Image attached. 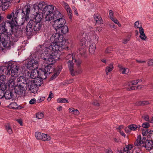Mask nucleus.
<instances>
[{
  "label": "nucleus",
  "mask_w": 153,
  "mask_h": 153,
  "mask_svg": "<svg viewBox=\"0 0 153 153\" xmlns=\"http://www.w3.org/2000/svg\"><path fill=\"white\" fill-rule=\"evenodd\" d=\"M145 139V138L144 137L143 140H142L141 136H138L137 137L136 141L134 142V144L135 146H141L142 145H143Z\"/></svg>",
  "instance_id": "4be33fe9"
},
{
  "label": "nucleus",
  "mask_w": 153,
  "mask_h": 153,
  "mask_svg": "<svg viewBox=\"0 0 153 153\" xmlns=\"http://www.w3.org/2000/svg\"><path fill=\"white\" fill-rule=\"evenodd\" d=\"M35 136L38 140L44 141L50 140L51 139V137L47 134L38 132L35 133Z\"/></svg>",
  "instance_id": "ddd939ff"
},
{
  "label": "nucleus",
  "mask_w": 153,
  "mask_h": 153,
  "mask_svg": "<svg viewBox=\"0 0 153 153\" xmlns=\"http://www.w3.org/2000/svg\"><path fill=\"white\" fill-rule=\"evenodd\" d=\"M7 2H5V1H3V3H2V5L1 6L3 10H5L8 8L9 7V4L7 3Z\"/></svg>",
  "instance_id": "a19ab883"
},
{
  "label": "nucleus",
  "mask_w": 153,
  "mask_h": 153,
  "mask_svg": "<svg viewBox=\"0 0 153 153\" xmlns=\"http://www.w3.org/2000/svg\"><path fill=\"white\" fill-rule=\"evenodd\" d=\"M142 147L145 148L148 151H150L153 149V141L152 140H144V142Z\"/></svg>",
  "instance_id": "4468645a"
},
{
  "label": "nucleus",
  "mask_w": 153,
  "mask_h": 153,
  "mask_svg": "<svg viewBox=\"0 0 153 153\" xmlns=\"http://www.w3.org/2000/svg\"><path fill=\"white\" fill-rule=\"evenodd\" d=\"M22 17L25 21H27L29 19V15L30 11V6H26L23 10H22Z\"/></svg>",
  "instance_id": "f8f14e48"
},
{
  "label": "nucleus",
  "mask_w": 153,
  "mask_h": 153,
  "mask_svg": "<svg viewBox=\"0 0 153 153\" xmlns=\"http://www.w3.org/2000/svg\"><path fill=\"white\" fill-rule=\"evenodd\" d=\"M44 117V115L43 112H39L37 113L36 117L39 119L42 118Z\"/></svg>",
  "instance_id": "37998d69"
},
{
  "label": "nucleus",
  "mask_w": 153,
  "mask_h": 153,
  "mask_svg": "<svg viewBox=\"0 0 153 153\" xmlns=\"http://www.w3.org/2000/svg\"><path fill=\"white\" fill-rule=\"evenodd\" d=\"M7 66H0V75L4 73L7 75H10V71Z\"/></svg>",
  "instance_id": "412c9836"
},
{
  "label": "nucleus",
  "mask_w": 153,
  "mask_h": 153,
  "mask_svg": "<svg viewBox=\"0 0 153 153\" xmlns=\"http://www.w3.org/2000/svg\"><path fill=\"white\" fill-rule=\"evenodd\" d=\"M44 100V97H39L37 100V102H40L43 101Z\"/></svg>",
  "instance_id": "0e129e2a"
},
{
  "label": "nucleus",
  "mask_w": 153,
  "mask_h": 153,
  "mask_svg": "<svg viewBox=\"0 0 153 153\" xmlns=\"http://www.w3.org/2000/svg\"><path fill=\"white\" fill-rule=\"evenodd\" d=\"M150 126V125L148 123L146 122L143 124L142 127L147 129Z\"/></svg>",
  "instance_id": "09e8293b"
},
{
  "label": "nucleus",
  "mask_w": 153,
  "mask_h": 153,
  "mask_svg": "<svg viewBox=\"0 0 153 153\" xmlns=\"http://www.w3.org/2000/svg\"><path fill=\"white\" fill-rule=\"evenodd\" d=\"M16 79V78H14L12 77V76H11L10 78V79L7 82L8 86L10 87L14 88L15 86H16L15 85V80Z\"/></svg>",
  "instance_id": "bb28decb"
},
{
  "label": "nucleus",
  "mask_w": 153,
  "mask_h": 153,
  "mask_svg": "<svg viewBox=\"0 0 153 153\" xmlns=\"http://www.w3.org/2000/svg\"><path fill=\"white\" fill-rule=\"evenodd\" d=\"M13 96V93L9 90H7L4 93V97L7 100L11 99Z\"/></svg>",
  "instance_id": "cd10ccee"
},
{
  "label": "nucleus",
  "mask_w": 153,
  "mask_h": 153,
  "mask_svg": "<svg viewBox=\"0 0 153 153\" xmlns=\"http://www.w3.org/2000/svg\"><path fill=\"white\" fill-rule=\"evenodd\" d=\"M94 19L97 23L102 24L103 23V21L102 18L100 16H95L94 17Z\"/></svg>",
  "instance_id": "72a5a7b5"
},
{
  "label": "nucleus",
  "mask_w": 153,
  "mask_h": 153,
  "mask_svg": "<svg viewBox=\"0 0 153 153\" xmlns=\"http://www.w3.org/2000/svg\"><path fill=\"white\" fill-rule=\"evenodd\" d=\"M148 64L149 66H153V59H150L149 60L148 63Z\"/></svg>",
  "instance_id": "680f3d73"
},
{
  "label": "nucleus",
  "mask_w": 153,
  "mask_h": 153,
  "mask_svg": "<svg viewBox=\"0 0 153 153\" xmlns=\"http://www.w3.org/2000/svg\"><path fill=\"white\" fill-rule=\"evenodd\" d=\"M113 68V64L112 63H111L109 66L107 67L105 69L107 74H108V72H110L112 70Z\"/></svg>",
  "instance_id": "c9c22d12"
},
{
  "label": "nucleus",
  "mask_w": 153,
  "mask_h": 153,
  "mask_svg": "<svg viewBox=\"0 0 153 153\" xmlns=\"http://www.w3.org/2000/svg\"><path fill=\"white\" fill-rule=\"evenodd\" d=\"M61 71V66L58 67L56 70V71L55 73H54L52 76L51 79H53L55 78L59 75Z\"/></svg>",
  "instance_id": "473e14b6"
},
{
  "label": "nucleus",
  "mask_w": 153,
  "mask_h": 153,
  "mask_svg": "<svg viewBox=\"0 0 153 153\" xmlns=\"http://www.w3.org/2000/svg\"><path fill=\"white\" fill-rule=\"evenodd\" d=\"M119 67L120 68V72L122 73L123 74H128L129 72L130 71L129 69L127 68H123L121 65H119Z\"/></svg>",
  "instance_id": "c756f323"
},
{
  "label": "nucleus",
  "mask_w": 153,
  "mask_h": 153,
  "mask_svg": "<svg viewBox=\"0 0 153 153\" xmlns=\"http://www.w3.org/2000/svg\"><path fill=\"white\" fill-rule=\"evenodd\" d=\"M128 128L130 129L131 130H135L137 128V126L134 124H132L128 126Z\"/></svg>",
  "instance_id": "c03bdc74"
},
{
  "label": "nucleus",
  "mask_w": 153,
  "mask_h": 153,
  "mask_svg": "<svg viewBox=\"0 0 153 153\" xmlns=\"http://www.w3.org/2000/svg\"><path fill=\"white\" fill-rule=\"evenodd\" d=\"M6 76L3 74L0 75V81H2L1 83L4 82L5 81Z\"/></svg>",
  "instance_id": "de8ad7c7"
},
{
  "label": "nucleus",
  "mask_w": 153,
  "mask_h": 153,
  "mask_svg": "<svg viewBox=\"0 0 153 153\" xmlns=\"http://www.w3.org/2000/svg\"><path fill=\"white\" fill-rule=\"evenodd\" d=\"M48 47H45L43 45H39L36 47V52L38 55L40 56L41 58L43 59L44 62L46 64H48V63L46 62V60L42 58V54L44 55H45L46 49L48 48Z\"/></svg>",
  "instance_id": "1a4fd4ad"
},
{
  "label": "nucleus",
  "mask_w": 153,
  "mask_h": 153,
  "mask_svg": "<svg viewBox=\"0 0 153 153\" xmlns=\"http://www.w3.org/2000/svg\"><path fill=\"white\" fill-rule=\"evenodd\" d=\"M38 78L42 79H45L47 77V73L43 68H40L38 70Z\"/></svg>",
  "instance_id": "6ab92c4d"
},
{
  "label": "nucleus",
  "mask_w": 153,
  "mask_h": 153,
  "mask_svg": "<svg viewBox=\"0 0 153 153\" xmlns=\"http://www.w3.org/2000/svg\"><path fill=\"white\" fill-rule=\"evenodd\" d=\"M135 89V86H132L130 88H127V91L132 90Z\"/></svg>",
  "instance_id": "774afa93"
},
{
  "label": "nucleus",
  "mask_w": 153,
  "mask_h": 153,
  "mask_svg": "<svg viewBox=\"0 0 153 153\" xmlns=\"http://www.w3.org/2000/svg\"><path fill=\"white\" fill-rule=\"evenodd\" d=\"M143 79H138L136 80H134L131 81L130 82L131 83V85H136L139 82H142L143 81Z\"/></svg>",
  "instance_id": "e433bc0d"
},
{
  "label": "nucleus",
  "mask_w": 153,
  "mask_h": 153,
  "mask_svg": "<svg viewBox=\"0 0 153 153\" xmlns=\"http://www.w3.org/2000/svg\"><path fill=\"white\" fill-rule=\"evenodd\" d=\"M7 68H9L10 74L12 77L16 78L19 75V66L14 65L11 63H9L7 65Z\"/></svg>",
  "instance_id": "39448f33"
},
{
  "label": "nucleus",
  "mask_w": 153,
  "mask_h": 153,
  "mask_svg": "<svg viewBox=\"0 0 153 153\" xmlns=\"http://www.w3.org/2000/svg\"><path fill=\"white\" fill-rule=\"evenodd\" d=\"M149 131L147 129H143L142 130V134L143 136H146Z\"/></svg>",
  "instance_id": "49530a36"
},
{
  "label": "nucleus",
  "mask_w": 153,
  "mask_h": 153,
  "mask_svg": "<svg viewBox=\"0 0 153 153\" xmlns=\"http://www.w3.org/2000/svg\"><path fill=\"white\" fill-rule=\"evenodd\" d=\"M36 102V100L35 98H33L31 99L29 101V103L32 105Z\"/></svg>",
  "instance_id": "5fc2aeb1"
},
{
  "label": "nucleus",
  "mask_w": 153,
  "mask_h": 153,
  "mask_svg": "<svg viewBox=\"0 0 153 153\" xmlns=\"http://www.w3.org/2000/svg\"><path fill=\"white\" fill-rule=\"evenodd\" d=\"M43 15L42 13H36V14L34 15V19H35V22L40 23V22L42 19Z\"/></svg>",
  "instance_id": "aec40b11"
},
{
  "label": "nucleus",
  "mask_w": 153,
  "mask_h": 153,
  "mask_svg": "<svg viewBox=\"0 0 153 153\" xmlns=\"http://www.w3.org/2000/svg\"><path fill=\"white\" fill-rule=\"evenodd\" d=\"M55 9L54 7L52 5H48L45 6L42 10L43 13L46 15L45 19L46 21L47 20L50 19V16Z\"/></svg>",
  "instance_id": "423d86ee"
},
{
  "label": "nucleus",
  "mask_w": 153,
  "mask_h": 153,
  "mask_svg": "<svg viewBox=\"0 0 153 153\" xmlns=\"http://www.w3.org/2000/svg\"><path fill=\"white\" fill-rule=\"evenodd\" d=\"M4 96V90H0V99H1Z\"/></svg>",
  "instance_id": "603ef678"
},
{
  "label": "nucleus",
  "mask_w": 153,
  "mask_h": 153,
  "mask_svg": "<svg viewBox=\"0 0 153 153\" xmlns=\"http://www.w3.org/2000/svg\"><path fill=\"white\" fill-rule=\"evenodd\" d=\"M33 28L34 31L39 33L42 26V24L40 23L34 22Z\"/></svg>",
  "instance_id": "5701e85b"
},
{
  "label": "nucleus",
  "mask_w": 153,
  "mask_h": 153,
  "mask_svg": "<svg viewBox=\"0 0 153 153\" xmlns=\"http://www.w3.org/2000/svg\"><path fill=\"white\" fill-rule=\"evenodd\" d=\"M45 2L43 1L40 2L39 4V6H35V8L36 7L37 8H40L39 6L41 7V5H42V6L44 5H45Z\"/></svg>",
  "instance_id": "13d9d810"
},
{
  "label": "nucleus",
  "mask_w": 153,
  "mask_h": 153,
  "mask_svg": "<svg viewBox=\"0 0 153 153\" xmlns=\"http://www.w3.org/2000/svg\"><path fill=\"white\" fill-rule=\"evenodd\" d=\"M67 11L70 19H71L72 17V13L71 9H69L68 10H67Z\"/></svg>",
  "instance_id": "8fccbe9b"
},
{
  "label": "nucleus",
  "mask_w": 153,
  "mask_h": 153,
  "mask_svg": "<svg viewBox=\"0 0 153 153\" xmlns=\"http://www.w3.org/2000/svg\"><path fill=\"white\" fill-rule=\"evenodd\" d=\"M139 24V21H137L134 24V27H136V28H139V29L140 27H139L138 25Z\"/></svg>",
  "instance_id": "bf43d9fd"
},
{
  "label": "nucleus",
  "mask_w": 153,
  "mask_h": 153,
  "mask_svg": "<svg viewBox=\"0 0 153 153\" xmlns=\"http://www.w3.org/2000/svg\"><path fill=\"white\" fill-rule=\"evenodd\" d=\"M2 44L4 47L7 49H10L11 45H12L11 44V40H4Z\"/></svg>",
  "instance_id": "7c9ffc66"
},
{
  "label": "nucleus",
  "mask_w": 153,
  "mask_h": 153,
  "mask_svg": "<svg viewBox=\"0 0 153 153\" xmlns=\"http://www.w3.org/2000/svg\"><path fill=\"white\" fill-rule=\"evenodd\" d=\"M110 18L115 24L118 23V20L116 19H114L112 16H111V17H110Z\"/></svg>",
  "instance_id": "052dcab7"
},
{
  "label": "nucleus",
  "mask_w": 153,
  "mask_h": 153,
  "mask_svg": "<svg viewBox=\"0 0 153 153\" xmlns=\"http://www.w3.org/2000/svg\"><path fill=\"white\" fill-rule=\"evenodd\" d=\"M52 43L60 42L61 43H65L64 38L62 35L59 33L53 34L51 38Z\"/></svg>",
  "instance_id": "6e6552de"
},
{
  "label": "nucleus",
  "mask_w": 153,
  "mask_h": 153,
  "mask_svg": "<svg viewBox=\"0 0 153 153\" xmlns=\"http://www.w3.org/2000/svg\"><path fill=\"white\" fill-rule=\"evenodd\" d=\"M64 44L60 42L52 43L46 48L45 55H42V58L45 60V62L49 64L54 63L55 60L59 58L60 53L59 52L65 48Z\"/></svg>",
  "instance_id": "f257e3e1"
},
{
  "label": "nucleus",
  "mask_w": 153,
  "mask_h": 153,
  "mask_svg": "<svg viewBox=\"0 0 153 153\" xmlns=\"http://www.w3.org/2000/svg\"><path fill=\"white\" fill-rule=\"evenodd\" d=\"M57 32H61L63 34H65L68 31V29L67 26L64 25L61 27V28H59L56 30Z\"/></svg>",
  "instance_id": "393cba45"
},
{
  "label": "nucleus",
  "mask_w": 153,
  "mask_h": 153,
  "mask_svg": "<svg viewBox=\"0 0 153 153\" xmlns=\"http://www.w3.org/2000/svg\"><path fill=\"white\" fill-rule=\"evenodd\" d=\"M26 87L21 85H19L17 86H16L15 88V93L19 95H22L23 93L25 92V87Z\"/></svg>",
  "instance_id": "f3484780"
},
{
  "label": "nucleus",
  "mask_w": 153,
  "mask_h": 153,
  "mask_svg": "<svg viewBox=\"0 0 153 153\" xmlns=\"http://www.w3.org/2000/svg\"><path fill=\"white\" fill-rule=\"evenodd\" d=\"M139 31L140 33V37L142 40H145L147 38V36L144 33L143 29L142 27H140Z\"/></svg>",
  "instance_id": "a878e982"
},
{
  "label": "nucleus",
  "mask_w": 153,
  "mask_h": 153,
  "mask_svg": "<svg viewBox=\"0 0 153 153\" xmlns=\"http://www.w3.org/2000/svg\"><path fill=\"white\" fill-rule=\"evenodd\" d=\"M73 9L74 11L75 14L77 16H78V13L77 10L76 8L74 7H73Z\"/></svg>",
  "instance_id": "69168bd1"
},
{
  "label": "nucleus",
  "mask_w": 153,
  "mask_h": 153,
  "mask_svg": "<svg viewBox=\"0 0 153 153\" xmlns=\"http://www.w3.org/2000/svg\"><path fill=\"white\" fill-rule=\"evenodd\" d=\"M130 39V37H129L123 40V43L124 44H126L129 41Z\"/></svg>",
  "instance_id": "6e6d98bb"
},
{
  "label": "nucleus",
  "mask_w": 153,
  "mask_h": 153,
  "mask_svg": "<svg viewBox=\"0 0 153 153\" xmlns=\"http://www.w3.org/2000/svg\"><path fill=\"white\" fill-rule=\"evenodd\" d=\"M61 17H63V16L61 13L58 10L55 8L54 11H53L52 13L51 14V16H50V19L47 20V21L50 22L52 21L53 22L55 20L58 19Z\"/></svg>",
  "instance_id": "9d476101"
},
{
  "label": "nucleus",
  "mask_w": 153,
  "mask_h": 153,
  "mask_svg": "<svg viewBox=\"0 0 153 153\" xmlns=\"http://www.w3.org/2000/svg\"><path fill=\"white\" fill-rule=\"evenodd\" d=\"M136 105L139 106L142 105V101H137L135 104Z\"/></svg>",
  "instance_id": "e2e57ef3"
},
{
  "label": "nucleus",
  "mask_w": 153,
  "mask_h": 153,
  "mask_svg": "<svg viewBox=\"0 0 153 153\" xmlns=\"http://www.w3.org/2000/svg\"><path fill=\"white\" fill-rule=\"evenodd\" d=\"M30 80L24 76H20L17 78V82L18 84L27 86V84Z\"/></svg>",
  "instance_id": "2eb2a0df"
},
{
  "label": "nucleus",
  "mask_w": 153,
  "mask_h": 153,
  "mask_svg": "<svg viewBox=\"0 0 153 153\" xmlns=\"http://www.w3.org/2000/svg\"><path fill=\"white\" fill-rule=\"evenodd\" d=\"M34 24L33 20H30L28 23L25 29V33L28 36H32L33 33V26Z\"/></svg>",
  "instance_id": "9b49d317"
},
{
  "label": "nucleus",
  "mask_w": 153,
  "mask_h": 153,
  "mask_svg": "<svg viewBox=\"0 0 153 153\" xmlns=\"http://www.w3.org/2000/svg\"><path fill=\"white\" fill-rule=\"evenodd\" d=\"M35 81L30 80L28 82L27 85L29 88L30 90L33 93H35L38 89L37 85L35 84Z\"/></svg>",
  "instance_id": "dca6fc26"
},
{
  "label": "nucleus",
  "mask_w": 153,
  "mask_h": 153,
  "mask_svg": "<svg viewBox=\"0 0 153 153\" xmlns=\"http://www.w3.org/2000/svg\"><path fill=\"white\" fill-rule=\"evenodd\" d=\"M57 101L59 103H68L69 101L67 99L65 98H59L57 100Z\"/></svg>",
  "instance_id": "58836bf2"
},
{
  "label": "nucleus",
  "mask_w": 153,
  "mask_h": 153,
  "mask_svg": "<svg viewBox=\"0 0 153 153\" xmlns=\"http://www.w3.org/2000/svg\"><path fill=\"white\" fill-rule=\"evenodd\" d=\"M133 146V145L131 144H128V145H126L125 147L124 148L123 153H124L125 152H126L127 151L130 150L132 148Z\"/></svg>",
  "instance_id": "f704fd0d"
},
{
  "label": "nucleus",
  "mask_w": 153,
  "mask_h": 153,
  "mask_svg": "<svg viewBox=\"0 0 153 153\" xmlns=\"http://www.w3.org/2000/svg\"><path fill=\"white\" fill-rule=\"evenodd\" d=\"M5 128L6 130L9 134H11L13 133V131L11 127L9 124H7L6 125Z\"/></svg>",
  "instance_id": "79ce46f5"
},
{
  "label": "nucleus",
  "mask_w": 153,
  "mask_h": 153,
  "mask_svg": "<svg viewBox=\"0 0 153 153\" xmlns=\"http://www.w3.org/2000/svg\"><path fill=\"white\" fill-rule=\"evenodd\" d=\"M16 121L21 126H22V121L21 119H18Z\"/></svg>",
  "instance_id": "338daca9"
},
{
  "label": "nucleus",
  "mask_w": 153,
  "mask_h": 153,
  "mask_svg": "<svg viewBox=\"0 0 153 153\" xmlns=\"http://www.w3.org/2000/svg\"><path fill=\"white\" fill-rule=\"evenodd\" d=\"M66 60H68L67 61H73L74 59L73 58L72 54H69L66 56Z\"/></svg>",
  "instance_id": "a18cd8bd"
},
{
  "label": "nucleus",
  "mask_w": 153,
  "mask_h": 153,
  "mask_svg": "<svg viewBox=\"0 0 153 153\" xmlns=\"http://www.w3.org/2000/svg\"><path fill=\"white\" fill-rule=\"evenodd\" d=\"M142 105H146L149 103V102L148 101H142Z\"/></svg>",
  "instance_id": "4d7b16f0"
},
{
  "label": "nucleus",
  "mask_w": 153,
  "mask_h": 153,
  "mask_svg": "<svg viewBox=\"0 0 153 153\" xmlns=\"http://www.w3.org/2000/svg\"><path fill=\"white\" fill-rule=\"evenodd\" d=\"M74 61H67V62L68 63V67L71 72V74L73 76L75 75L74 73Z\"/></svg>",
  "instance_id": "b1692460"
},
{
  "label": "nucleus",
  "mask_w": 153,
  "mask_h": 153,
  "mask_svg": "<svg viewBox=\"0 0 153 153\" xmlns=\"http://www.w3.org/2000/svg\"><path fill=\"white\" fill-rule=\"evenodd\" d=\"M24 22H23L20 25L18 22V24L15 23L11 25V30L7 33V36L12 35L11 39H10L13 42H17L19 37L21 36L23 33V32L25 30V27L23 25Z\"/></svg>",
  "instance_id": "f03ea898"
},
{
  "label": "nucleus",
  "mask_w": 153,
  "mask_h": 153,
  "mask_svg": "<svg viewBox=\"0 0 153 153\" xmlns=\"http://www.w3.org/2000/svg\"><path fill=\"white\" fill-rule=\"evenodd\" d=\"M53 64V63L50 64H47L48 65L46 66L45 68L43 69L45 71V73H46L48 75L50 74L53 71V68H52L50 65Z\"/></svg>",
  "instance_id": "c85d7f7f"
},
{
  "label": "nucleus",
  "mask_w": 153,
  "mask_h": 153,
  "mask_svg": "<svg viewBox=\"0 0 153 153\" xmlns=\"http://www.w3.org/2000/svg\"><path fill=\"white\" fill-rule=\"evenodd\" d=\"M82 41H81V43H82V45L83 46V47L78 49L77 52L82 56L84 57H86V56L85 55L86 51L85 48L86 46L85 45L86 41L84 40L83 42L82 43Z\"/></svg>",
  "instance_id": "a211bd4d"
},
{
  "label": "nucleus",
  "mask_w": 153,
  "mask_h": 153,
  "mask_svg": "<svg viewBox=\"0 0 153 153\" xmlns=\"http://www.w3.org/2000/svg\"><path fill=\"white\" fill-rule=\"evenodd\" d=\"M112 50L113 48L111 47H108L106 49L105 52V53H109Z\"/></svg>",
  "instance_id": "3c124183"
},
{
  "label": "nucleus",
  "mask_w": 153,
  "mask_h": 153,
  "mask_svg": "<svg viewBox=\"0 0 153 153\" xmlns=\"http://www.w3.org/2000/svg\"><path fill=\"white\" fill-rule=\"evenodd\" d=\"M9 107L11 108L16 109L18 108V106L15 102L10 103L9 105Z\"/></svg>",
  "instance_id": "4c0bfd02"
},
{
  "label": "nucleus",
  "mask_w": 153,
  "mask_h": 153,
  "mask_svg": "<svg viewBox=\"0 0 153 153\" xmlns=\"http://www.w3.org/2000/svg\"><path fill=\"white\" fill-rule=\"evenodd\" d=\"M74 62L76 63V65L78 66H79L80 65L81 63V61L79 60H76L75 59H74L73 61Z\"/></svg>",
  "instance_id": "864d4df0"
},
{
  "label": "nucleus",
  "mask_w": 153,
  "mask_h": 153,
  "mask_svg": "<svg viewBox=\"0 0 153 153\" xmlns=\"http://www.w3.org/2000/svg\"><path fill=\"white\" fill-rule=\"evenodd\" d=\"M38 58L36 56L29 59L27 60V68L32 70L30 72L28 71V75L32 79H36L37 77L38 78V71L36 69L38 66Z\"/></svg>",
  "instance_id": "20e7f679"
},
{
  "label": "nucleus",
  "mask_w": 153,
  "mask_h": 153,
  "mask_svg": "<svg viewBox=\"0 0 153 153\" xmlns=\"http://www.w3.org/2000/svg\"><path fill=\"white\" fill-rule=\"evenodd\" d=\"M69 110L75 115H78L79 114V111L77 109H75L74 108H69Z\"/></svg>",
  "instance_id": "ea45409f"
},
{
  "label": "nucleus",
  "mask_w": 153,
  "mask_h": 153,
  "mask_svg": "<svg viewBox=\"0 0 153 153\" xmlns=\"http://www.w3.org/2000/svg\"><path fill=\"white\" fill-rule=\"evenodd\" d=\"M63 17H61L53 22V27L55 30H57L58 29L61 28L62 27L65 25L66 21Z\"/></svg>",
  "instance_id": "0eeeda50"
},
{
  "label": "nucleus",
  "mask_w": 153,
  "mask_h": 153,
  "mask_svg": "<svg viewBox=\"0 0 153 153\" xmlns=\"http://www.w3.org/2000/svg\"><path fill=\"white\" fill-rule=\"evenodd\" d=\"M96 45L95 44L92 43L91 44L89 47V51L91 54H93L95 51L96 49Z\"/></svg>",
  "instance_id": "2f4dec72"
},
{
  "label": "nucleus",
  "mask_w": 153,
  "mask_h": 153,
  "mask_svg": "<svg viewBox=\"0 0 153 153\" xmlns=\"http://www.w3.org/2000/svg\"><path fill=\"white\" fill-rule=\"evenodd\" d=\"M19 12V10L13 11L10 14L8 15L7 16L8 19H10L12 18L11 21L7 20L0 24V36L2 34H5L7 36V33L8 32L6 28V23L8 24L9 26L11 27V25H13L14 23H15V24H18L17 17Z\"/></svg>",
  "instance_id": "7ed1b4c3"
}]
</instances>
